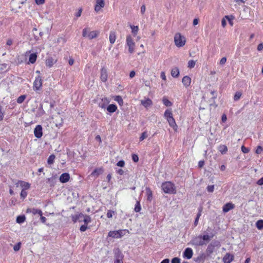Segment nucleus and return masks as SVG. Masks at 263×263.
<instances>
[{
    "label": "nucleus",
    "mask_w": 263,
    "mask_h": 263,
    "mask_svg": "<svg viewBox=\"0 0 263 263\" xmlns=\"http://www.w3.org/2000/svg\"><path fill=\"white\" fill-rule=\"evenodd\" d=\"M215 234L211 233L210 235L204 234L199 235L198 237H194L191 241V243L195 246H202L209 242L211 238L214 236Z\"/></svg>",
    "instance_id": "1"
},
{
    "label": "nucleus",
    "mask_w": 263,
    "mask_h": 263,
    "mask_svg": "<svg viewBox=\"0 0 263 263\" xmlns=\"http://www.w3.org/2000/svg\"><path fill=\"white\" fill-rule=\"evenodd\" d=\"M99 32L98 31H89L88 28H84L83 30L82 35L83 37H87L89 40H92L98 36Z\"/></svg>",
    "instance_id": "2"
},
{
    "label": "nucleus",
    "mask_w": 263,
    "mask_h": 263,
    "mask_svg": "<svg viewBox=\"0 0 263 263\" xmlns=\"http://www.w3.org/2000/svg\"><path fill=\"white\" fill-rule=\"evenodd\" d=\"M174 186V184L170 181L165 182L161 185L162 189L164 192L168 194L174 193L175 191Z\"/></svg>",
    "instance_id": "3"
},
{
    "label": "nucleus",
    "mask_w": 263,
    "mask_h": 263,
    "mask_svg": "<svg viewBox=\"0 0 263 263\" xmlns=\"http://www.w3.org/2000/svg\"><path fill=\"white\" fill-rule=\"evenodd\" d=\"M174 42L175 45L178 47L183 46L185 43V37L182 36L180 33H177L174 37Z\"/></svg>",
    "instance_id": "4"
},
{
    "label": "nucleus",
    "mask_w": 263,
    "mask_h": 263,
    "mask_svg": "<svg viewBox=\"0 0 263 263\" xmlns=\"http://www.w3.org/2000/svg\"><path fill=\"white\" fill-rule=\"evenodd\" d=\"M126 45L128 47V51L130 53H133L135 51V44L130 35L126 36Z\"/></svg>",
    "instance_id": "5"
},
{
    "label": "nucleus",
    "mask_w": 263,
    "mask_h": 263,
    "mask_svg": "<svg viewBox=\"0 0 263 263\" xmlns=\"http://www.w3.org/2000/svg\"><path fill=\"white\" fill-rule=\"evenodd\" d=\"M115 258L114 263H123L124 255L119 249H117L115 251Z\"/></svg>",
    "instance_id": "6"
},
{
    "label": "nucleus",
    "mask_w": 263,
    "mask_h": 263,
    "mask_svg": "<svg viewBox=\"0 0 263 263\" xmlns=\"http://www.w3.org/2000/svg\"><path fill=\"white\" fill-rule=\"evenodd\" d=\"M209 257L205 253H202L194 258V261L197 263H204L205 260L208 259Z\"/></svg>",
    "instance_id": "7"
},
{
    "label": "nucleus",
    "mask_w": 263,
    "mask_h": 263,
    "mask_svg": "<svg viewBox=\"0 0 263 263\" xmlns=\"http://www.w3.org/2000/svg\"><path fill=\"white\" fill-rule=\"evenodd\" d=\"M104 172V169L102 167L96 168L90 174L89 176L93 177V179H96L100 175L102 174Z\"/></svg>",
    "instance_id": "8"
},
{
    "label": "nucleus",
    "mask_w": 263,
    "mask_h": 263,
    "mask_svg": "<svg viewBox=\"0 0 263 263\" xmlns=\"http://www.w3.org/2000/svg\"><path fill=\"white\" fill-rule=\"evenodd\" d=\"M42 86V80L40 76H38L35 78L33 83V89L35 91L39 90Z\"/></svg>",
    "instance_id": "9"
},
{
    "label": "nucleus",
    "mask_w": 263,
    "mask_h": 263,
    "mask_svg": "<svg viewBox=\"0 0 263 263\" xmlns=\"http://www.w3.org/2000/svg\"><path fill=\"white\" fill-rule=\"evenodd\" d=\"M34 134L36 138H40L43 135L42 127L40 125H37L34 130Z\"/></svg>",
    "instance_id": "10"
},
{
    "label": "nucleus",
    "mask_w": 263,
    "mask_h": 263,
    "mask_svg": "<svg viewBox=\"0 0 263 263\" xmlns=\"http://www.w3.org/2000/svg\"><path fill=\"white\" fill-rule=\"evenodd\" d=\"M70 179V175L67 173H64L61 175L59 177L60 182L65 183L67 182Z\"/></svg>",
    "instance_id": "11"
},
{
    "label": "nucleus",
    "mask_w": 263,
    "mask_h": 263,
    "mask_svg": "<svg viewBox=\"0 0 263 263\" xmlns=\"http://www.w3.org/2000/svg\"><path fill=\"white\" fill-rule=\"evenodd\" d=\"M109 102V100L108 98L104 97L101 99L100 101L98 103V105L100 107L105 109Z\"/></svg>",
    "instance_id": "12"
},
{
    "label": "nucleus",
    "mask_w": 263,
    "mask_h": 263,
    "mask_svg": "<svg viewBox=\"0 0 263 263\" xmlns=\"http://www.w3.org/2000/svg\"><path fill=\"white\" fill-rule=\"evenodd\" d=\"M193 250L190 248H187L185 249L183 253V256L187 259H191L193 256Z\"/></svg>",
    "instance_id": "13"
},
{
    "label": "nucleus",
    "mask_w": 263,
    "mask_h": 263,
    "mask_svg": "<svg viewBox=\"0 0 263 263\" xmlns=\"http://www.w3.org/2000/svg\"><path fill=\"white\" fill-rule=\"evenodd\" d=\"M105 6L104 0H96V4L95 7V10L98 12L102 8Z\"/></svg>",
    "instance_id": "14"
},
{
    "label": "nucleus",
    "mask_w": 263,
    "mask_h": 263,
    "mask_svg": "<svg viewBox=\"0 0 263 263\" xmlns=\"http://www.w3.org/2000/svg\"><path fill=\"white\" fill-rule=\"evenodd\" d=\"M235 207L234 204L231 202L227 203L225 204L222 208V211L224 213L228 212L232 209H233Z\"/></svg>",
    "instance_id": "15"
},
{
    "label": "nucleus",
    "mask_w": 263,
    "mask_h": 263,
    "mask_svg": "<svg viewBox=\"0 0 263 263\" xmlns=\"http://www.w3.org/2000/svg\"><path fill=\"white\" fill-rule=\"evenodd\" d=\"M57 61V59H55L52 57H48L45 61L46 66L51 67H52L54 64H55Z\"/></svg>",
    "instance_id": "16"
},
{
    "label": "nucleus",
    "mask_w": 263,
    "mask_h": 263,
    "mask_svg": "<svg viewBox=\"0 0 263 263\" xmlns=\"http://www.w3.org/2000/svg\"><path fill=\"white\" fill-rule=\"evenodd\" d=\"M107 78L108 75L106 69L104 68H102L101 70V80H102V81L105 82L107 81Z\"/></svg>",
    "instance_id": "17"
},
{
    "label": "nucleus",
    "mask_w": 263,
    "mask_h": 263,
    "mask_svg": "<svg viewBox=\"0 0 263 263\" xmlns=\"http://www.w3.org/2000/svg\"><path fill=\"white\" fill-rule=\"evenodd\" d=\"M234 259V256L230 253H227L223 258L224 263H231Z\"/></svg>",
    "instance_id": "18"
},
{
    "label": "nucleus",
    "mask_w": 263,
    "mask_h": 263,
    "mask_svg": "<svg viewBox=\"0 0 263 263\" xmlns=\"http://www.w3.org/2000/svg\"><path fill=\"white\" fill-rule=\"evenodd\" d=\"M168 122V124L171 127H172L175 131H177L178 128V126L176 123L175 120L174 118L173 117L170 118L167 120Z\"/></svg>",
    "instance_id": "19"
},
{
    "label": "nucleus",
    "mask_w": 263,
    "mask_h": 263,
    "mask_svg": "<svg viewBox=\"0 0 263 263\" xmlns=\"http://www.w3.org/2000/svg\"><path fill=\"white\" fill-rule=\"evenodd\" d=\"M182 83L185 87H187L191 83V78L187 76H184L182 79Z\"/></svg>",
    "instance_id": "20"
},
{
    "label": "nucleus",
    "mask_w": 263,
    "mask_h": 263,
    "mask_svg": "<svg viewBox=\"0 0 263 263\" xmlns=\"http://www.w3.org/2000/svg\"><path fill=\"white\" fill-rule=\"evenodd\" d=\"M145 191L147 196V200L149 202H151L153 199V192L149 187H146Z\"/></svg>",
    "instance_id": "21"
},
{
    "label": "nucleus",
    "mask_w": 263,
    "mask_h": 263,
    "mask_svg": "<svg viewBox=\"0 0 263 263\" xmlns=\"http://www.w3.org/2000/svg\"><path fill=\"white\" fill-rule=\"evenodd\" d=\"M16 186H18L20 185V186L24 187V189L25 190H27L30 187V184L27 182H25L23 181L19 180L15 183Z\"/></svg>",
    "instance_id": "22"
},
{
    "label": "nucleus",
    "mask_w": 263,
    "mask_h": 263,
    "mask_svg": "<svg viewBox=\"0 0 263 263\" xmlns=\"http://www.w3.org/2000/svg\"><path fill=\"white\" fill-rule=\"evenodd\" d=\"M152 101L149 99L141 100V104L145 107H148L152 105Z\"/></svg>",
    "instance_id": "23"
},
{
    "label": "nucleus",
    "mask_w": 263,
    "mask_h": 263,
    "mask_svg": "<svg viewBox=\"0 0 263 263\" xmlns=\"http://www.w3.org/2000/svg\"><path fill=\"white\" fill-rule=\"evenodd\" d=\"M47 183L49 184L50 187H53L56 183V177L52 176L47 179Z\"/></svg>",
    "instance_id": "24"
},
{
    "label": "nucleus",
    "mask_w": 263,
    "mask_h": 263,
    "mask_svg": "<svg viewBox=\"0 0 263 263\" xmlns=\"http://www.w3.org/2000/svg\"><path fill=\"white\" fill-rule=\"evenodd\" d=\"M215 248L210 245V244L208 246V247L205 251V253L210 257L211 255L214 252Z\"/></svg>",
    "instance_id": "25"
},
{
    "label": "nucleus",
    "mask_w": 263,
    "mask_h": 263,
    "mask_svg": "<svg viewBox=\"0 0 263 263\" xmlns=\"http://www.w3.org/2000/svg\"><path fill=\"white\" fill-rule=\"evenodd\" d=\"M84 216V214H83L82 213H80L79 214L72 215L71 217L73 222L76 223L78 220H79V218H82Z\"/></svg>",
    "instance_id": "26"
},
{
    "label": "nucleus",
    "mask_w": 263,
    "mask_h": 263,
    "mask_svg": "<svg viewBox=\"0 0 263 263\" xmlns=\"http://www.w3.org/2000/svg\"><path fill=\"white\" fill-rule=\"evenodd\" d=\"M106 109L109 112L112 113L116 111L117 109V107L115 104H110L107 106Z\"/></svg>",
    "instance_id": "27"
},
{
    "label": "nucleus",
    "mask_w": 263,
    "mask_h": 263,
    "mask_svg": "<svg viewBox=\"0 0 263 263\" xmlns=\"http://www.w3.org/2000/svg\"><path fill=\"white\" fill-rule=\"evenodd\" d=\"M116 40V33L114 31H111L109 34V42L111 44H114Z\"/></svg>",
    "instance_id": "28"
},
{
    "label": "nucleus",
    "mask_w": 263,
    "mask_h": 263,
    "mask_svg": "<svg viewBox=\"0 0 263 263\" xmlns=\"http://www.w3.org/2000/svg\"><path fill=\"white\" fill-rule=\"evenodd\" d=\"M179 74V70L177 67L173 68L171 70V75L174 78H177Z\"/></svg>",
    "instance_id": "29"
},
{
    "label": "nucleus",
    "mask_w": 263,
    "mask_h": 263,
    "mask_svg": "<svg viewBox=\"0 0 263 263\" xmlns=\"http://www.w3.org/2000/svg\"><path fill=\"white\" fill-rule=\"evenodd\" d=\"M202 207H200L198 208V212L197 214L196 217L194 221V225L196 226L198 223L199 219L201 215V212H202Z\"/></svg>",
    "instance_id": "30"
},
{
    "label": "nucleus",
    "mask_w": 263,
    "mask_h": 263,
    "mask_svg": "<svg viewBox=\"0 0 263 263\" xmlns=\"http://www.w3.org/2000/svg\"><path fill=\"white\" fill-rule=\"evenodd\" d=\"M37 59V55L36 53H31L29 57V61L31 64H33L35 62Z\"/></svg>",
    "instance_id": "31"
},
{
    "label": "nucleus",
    "mask_w": 263,
    "mask_h": 263,
    "mask_svg": "<svg viewBox=\"0 0 263 263\" xmlns=\"http://www.w3.org/2000/svg\"><path fill=\"white\" fill-rule=\"evenodd\" d=\"M118 231H111L108 233V236L112 238H119Z\"/></svg>",
    "instance_id": "32"
},
{
    "label": "nucleus",
    "mask_w": 263,
    "mask_h": 263,
    "mask_svg": "<svg viewBox=\"0 0 263 263\" xmlns=\"http://www.w3.org/2000/svg\"><path fill=\"white\" fill-rule=\"evenodd\" d=\"M26 220V217L24 215H19L17 217L16 221L18 223H22Z\"/></svg>",
    "instance_id": "33"
},
{
    "label": "nucleus",
    "mask_w": 263,
    "mask_h": 263,
    "mask_svg": "<svg viewBox=\"0 0 263 263\" xmlns=\"http://www.w3.org/2000/svg\"><path fill=\"white\" fill-rule=\"evenodd\" d=\"M218 150L222 154H223L228 151V148L225 145H221L218 147Z\"/></svg>",
    "instance_id": "34"
},
{
    "label": "nucleus",
    "mask_w": 263,
    "mask_h": 263,
    "mask_svg": "<svg viewBox=\"0 0 263 263\" xmlns=\"http://www.w3.org/2000/svg\"><path fill=\"white\" fill-rule=\"evenodd\" d=\"M256 227L259 230L263 229V220H257L256 222Z\"/></svg>",
    "instance_id": "35"
},
{
    "label": "nucleus",
    "mask_w": 263,
    "mask_h": 263,
    "mask_svg": "<svg viewBox=\"0 0 263 263\" xmlns=\"http://www.w3.org/2000/svg\"><path fill=\"white\" fill-rule=\"evenodd\" d=\"M164 117L168 120V119L173 117V114L171 110L167 109L165 110L164 114Z\"/></svg>",
    "instance_id": "36"
},
{
    "label": "nucleus",
    "mask_w": 263,
    "mask_h": 263,
    "mask_svg": "<svg viewBox=\"0 0 263 263\" xmlns=\"http://www.w3.org/2000/svg\"><path fill=\"white\" fill-rule=\"evenodd\" d=\"M210 245H212L215 248L216 247L219 248L220 246V242L218 240H213L210 243Z\"/></svg>",
    "instance_id": "37"
},
{
    "label": "nucleus",
    "mask_w": 263,
    "mask_h": 263,
    "mask_svg": "<svg viewBox=\"0 0 263 263\" xmlns=\"http://www.w3.org/2000/svg\"><path fill=\"white\" fill-rule=\"evenodd\" d=\"M83 218H84V219H83V221H84V222L86 224H87L91 220V218L89 215H85Z\"/></svg>",
    "instance_id": "38"
},
{
    "label": "nucleus",
    "mask_w": 263,
    "mask_h": 263,
    "mask_svg": "<svg viewBox=\"0 0 263 263\" xmlns=\"http://www.w3.org/2000/svg\"><path fill=\"white\" fill-rule=\"evenodd\" d=\"M163 103L166 106H171L172 105V103L171 101H170L167 98H163Z\"/></svg>",
    "instance_id": "39"
},
{
    "label": "nucleus",
    "mask_w": 263,
    "mask_h": 263,
    "mask_svg": "<svg viewBox=\"0 0 263 263\" xmlns=\"http://www.w3.org/2000/svg\"><path fill=\"white\" fill-rule=\"evenodd\" d=\"M141 209L140 203L139 201H137L134 210L136 212H139Z\"/></svg>",
    "instance_id": "40"
},
{
    "label": "nucleus",
    "mask_w": 263,
    "mask_h": 263,
    "mask_svg": "<svg viewBox=\"0 0 263 263\" xmlns=\"http://www.w3.org/2000/svg\"><path fill=\"white\" fill-rule=\"evenodd\" d=\"M34 215H35V214H39V215H41L43 214L42 213V211L41 210H39V209H34V208H33L32 209V212H31Z\"/></svg>",
    "instance_id": "41"
},
{
    "label": "nucleus",
    "mask_w": 263,
    "mask_h": 263,
    "mask_svg": "<svg viewBox=\"0 0 263 263\" xmlns=\"http://www.w3.org/2000/svg\"><path fill=\"white\" fill-rule=\"evenodd\" d=\"M188 64L187 67L189 68H193L195 66L196 62L195 61H194V60H190L188 62V64Z\"/></svg>",
    "instance_id": "42"
},
{
    "label": "nucleus",
    "mask_w": 263,
    "mask_h": 263,
    "mask_svg": "<svg viewBox=\"0 0 263 263\" xmlns=\"http://www.w3.org/2000/svg\"><path fill=\"white\" fill-rule=\"evenodd\" d=\"M148 137L147 132L146 131L142 133L141 136L139 138L140 141H143L144 139Z\"/></svg>",
    "instance_id": "43"
},
{
    "label": "nucleus",
    "mask_w": 263,
    "mask_h": 263,
    "mask_svg": "<svg viewBox=\"0 0 263 263\" xmlns=\"http://www.w3.org/2000/svg\"><path fill=\"white\" fill-rule=\"evenodd\" d=\"M242 95V93L241 92H239V91H237L235 93V95H234V100L235 101H237L238 100L241 96Z\"/></svg>",
    "instance_id": "44"
},
{
    "label": "nucleus",
    "mask_w": 263,
    "mask_h": 263,
    "mask_svg": "<svg viewBox=\"0 0 263 263\" xmlns=\"http://www.w3.org/2000/svg\"><path fill=\"white\" fill-rule=\"evenodd\" d=\"M55 156L54 155H50L48 159V163L49 164H52L54 162Z\"/></svg>",
    "instance_id": "45"
},
{
    "label": "nucleus",
    "mask_w": 263,
    "mask_h": 263,
    "mask_svg": "<svg viewBox=\"0 0 263 263\" xmlns=\"http://www.w3.org/2000/svg\"><path fill=\"white\" fill-rule=\"evenodd\" d=\"M26 98V96L25 95H22L21 96H20L17 99V102L18 103H22V102H24V101L25 100Z\"/></svg>",
    "instance_id": "46"
},
{
    "label": "nucleus",
    "mask_w": 263,
    "mask_h": 263,
    "mask_svg": "<svg viewBox=\"0 0 263 263\" xmlns=\"http://www.w3.org/2000/svg\"><path fill=\"white\" fill-rule=\"evenodd\" d=\"M130 27H131V29L132 30V33L134 34V35H136L137 34V33L138 31V26H130Z\"/></svg>",
    "instance_id": "47"
},
{
    "label": "nucleus",
    "mask_w": 263,
    "mask_h": 263,
    "mask_svg": "<svg viewBox=\"0 0 263 263\" xmlns=\"http://www.w3.org/2000/svg\"><path fill=\"white\" fill-rule=\"evenodd\" d=\"M27 193L24 189H23L21 192V198L24 200L27 196Z\"/></svg>",
    "instance_id": "48"
},
{
    "label": "nucleus",
    "mask_w": 263,
    "mask_h": 263,
    "mask_svg": "<svg viewBox=\"0 0 263 263\" xmlns=\"http://www.w3.org/2000/svg\"><path fill=\"white\" fill-rule=\"evenodd\" d=\"M118 236H119V238L122 237L123 236L125 235V233L126 232V230H120L118 231Z\"/></svg>",
    "instance_id": "49"
},
{
    "label": "nucleus",
    "mask_w": 263,
    "mask_h": 263,
    "mask_svg": "<svg viewBox=\"0 0 263 263\" xmlns=\"http://www.w3.org/2000/svg\"><path fill=\"white\" fill-rule=\"evenodd\" d=\"M225 18H227L228 20H229V16H225L224 17H223L222 19V21H221V25L223 27H224L226 25H227V22H226V20Z\"/></svg>",
    "instance_id": "50"
},
{
    "label": "nucleus",
    "mask_w": 263,
    "mask_h": 263,
    "mask_svg": "<svg viewBox=\"0 0 263 263\" xmlns=\"http://www.w3.org/2000/svg\"><path fill=\"white\" fill-rule=\"evenodd\" d=\"M115 100L117 101L120 105L123 104V99L120 96H117L115 99Z\"/></svg>",
    "instance_id": "51"
},
{
    "label": "nucleus",
    "mask_w": 263,
    "mask_h": 263,
    "mask_svg": "<svg viewBox=\"0 0 263 263\" xmlns=\"http://www.w3.org/2000/svg\"><path fill=\"white\" fill-rule=\"evenodd\" d=\"M171 263H180V259L178 257H174L172 260Z\"/></svg>",
    "instance_id": "52"
},
{
    "label": "nucleus",
    "mask_w": 263,
    "mask_h": 263,
    "mask_svg": "<svg viewBox=\"0 0 263 263\" xmlns=\"http://www.w3.org/2000/svg\"><path fill=\"white\" fill-rule=\"evenodd\" d=\"M115 212L111 210H108L107 212V217L109 218H112V214H114Z\"/></svg>",
    "instance_id": "53"
},
{
    "label": "nucleus",
    "mask_w": 263,
    "mask_h": 263,
    "mask_svg": "<svg viewBox=\"0 0 263 263\" xmlns=\"http://www.w3.org/2000/svg\"><path fill=\"white\" fill-rule=\"evenodd\" d=\"M207 191L210 192V193H212L214 191V185H208L207 186Z\"/></svg>",
    "instance_id": "54"
},
{
    "label": "nucleus",
    "mask_w": 263,
    "mask_h": 263,
    "mask_svg": "<svg viewBox=\"0 0 263 263\" xmlns=\"http://www.w3.org/2000/svg\"><path fill=\"white\" fill-rule=\"evenodd\" d=\"M21 242H18L16 245H15L13 249L15 251H17L20 249L21 248Z\"/></svg>",
    "instance_id": "55"
},
{
    "label": "nucleus",
    "mask_w": 263,
    "mask_h": 263,
    "mask_svg": "<svg viewBox=\"0 0 263 263\" xmlns=\"http://www.w3.org/2000/svg\"><path fill=\"white\" fill-rule=\"evenodd\" d=\"M132 159L134 161V162L136 163L138 161L139 157L138 155L136 154H133L132 155Z\"/></svg>",
    "instance_id": "56"
},
{
    "label": "nucleus",
    "mask_w": 263,
    "mask_h": 263,
    "mask_svg": "<svg viewBox=\"0 0 263 263\" xmlns=\"http://www.w3.org/2000/svg\"><path fill=\"white\" fill-rule=\"evenodd\" d=\"M262 151H263V149H262V147L260 146H258L255 151V152L256 154H261V153L262 152Z\"/></svg>",
    "instance_id": "57"
},
{
    "label": "nucleus",
    "mask_w": 263,
    "mask_h": 263,
    "mask_svg": "<svg viewBox=\"0 0 263 263\" xmlns=\"http://www.w3.org/2000/svg\"><path fill=\"white\" fill-rule=\"evenodd\" d=\"M87 224H84L83 225H82L81 227H80V230L81 231V232H85L87 229L88 228H87Z\"/></svg>",
    "instance_id": "58"
},
{
    "label": "nucleus",
    "mask_w": 263,
    "mask_h": 263,
    "mask_svg": "<svg viewBox=\"0 0 263 263\" xmlns=\"http://www.w3.org/2000/svg\"><path fill=\"white\" fill-rule=\"evenodd\" d=\"M116 172L118 174H119L120 175H123L124 173L125 172L123 170L122 168H119L116 170Z\"/></svg>",
    "instance_id": "59"
},
{
    "label": "nucleus",
    "mask_w": 263,
    "mask_h": 263,
    "mask_svg": "<svg viewBox=\"0 0 263 263\" xmlns=\"http://www.w3.org/2000/svg\"><path fill=\"white\" fill-rule=\"evenodd\" d=\"M241 151L244 153H248L249 152V149L246 147L245 146H241Z\"/></svg>",
    "instance_id": "60"
},
{
    "label": "nucleus",
    "mask_w": 263,
    "mask_h": 263,
    "mask_svg": "<svg viewBox=\"0 0 263 263\" xmlns=\"http://www.w3.org/2000/svg\"><path fill=\"white\" fill-rule=\"evenodd\" d=\"M257 184L258 185H263V177L259 179L256 182Z\"/></svg>",
    "instance_id": "61"
},
{
    "label": "nucleus",
    "mask_w": 263,
    "mask_h": 263,
    "mask_svg": "<svg viewBox=\"0 0 263 263\" xmlns=\"http://www.w3.org/2000/svg\"><path fill=\"white\" fill-rule=\"evenodd\" d=\"M35 2L37 5H42V4H44L45 0H35Z\"/></svg>",
    "instance_id": "62"
},
{
    "label": "nucleus",
    "mask_w": 263,
    "mask_h": 263,
    "mask_svg": "<svg viewBox=\"0 0 263 263\" xmlns=\"http://www.w3.org/2000/svg\"><path fill=\"white\" fill-rule=\"evenodd\" d=\"M40 216H41V217H40L41 221L43 223H45L46 220H47L46 218L44 216H43L42 215H40Z\"/></svg>",
    "instance_id": "63"
},
{
    "label": "nucleus",
    "mask_w": 263,
    "mask_h": 263,
    "mask_svg": "<svg viewBox=\"0 0 263 263\" xmlns=\"http://www.w3.org/2000/svg\"><path fill=\"white\" fill-rule=\"evenodd\" d=\"M257 50L258 51H261L263 49V44L262 43H260L259 44H258V45L257 46Z\"/></svg>",
    "instance_id": "64"
}]
</instances>
